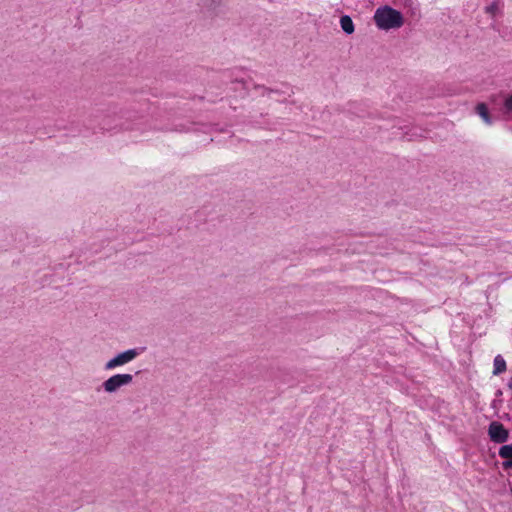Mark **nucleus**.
Here are the masks:
<instances>
[{
    "label": "nucleus",
    "mask_w": 512,
    "mask_h": 512,
    "mask_svg": "<svg viewBox=\"0 0 512 512\" xmlns=\"http://www.w3.org/2000/svg\"><path fill=\"white\" fill-rule=\"evenodd\" d=\"M137 355H138V351L136 349H128L124 352H121V353L117 354L115 357H113L112 359H110L105 364V369L111 370L116 367L125 365V364L129 363L130 361H132L133 359H135L137 357Z\"/></svg>",
    "instance_id": "7ed1b4c3"
},
{
    "label": "nucleus",
    "mask_w": 512,
    "mask_h": 512,
    "mask_svg": "<svg viewBox=\"0 0 512 512\" xmlns=\"http://www.w3.org/2000/svg\"><path fill=\"white\" fill-rule=\"evenodd\" d=\"M373 19L376 26L385 31L398 29L404 24L402 13L387 5L377 8Z\"/></svg>",
    "instance_id": "f257e3e1"
},
{
    "label": "nucleus",
    "mask_w": 512,
    "mask_h": 512,
    "mask_svg": "<svg viewBox=\"0 0 512 512\" xmlns=\"http://www.w3.org/2000/svg\"><path fill=\"white\" fill-rule=\"evenodd\" d=\"M493 365H494V370H493L494 375L501 374L506 370V362L501 355H497L494 358Z\"/></svg>",
    "instance_id": "6e6552de"
},
{
    "label": "nucleus",
    "mask_w": 512,
    "mask_h": 512,
    "mask_svg": "<svg viewBox=\"0 0 512 512\" xmlns=\"http://www.w3.org/2000/svg\"><path fill=\"white\" fill-rule=\"evenodd\" d=\"M340 26L341 29L347 34L350 35L354 32L355 26L352 18L349 15H343L340 18Z\"/></svg>",
    "instance_id": "423d86ee"
},
{
    "label": "nucleus",
    "mask_w": 512,
    "mask_h": 512,
    "mask_svg": "<svg viewBox=\"0 0 512 512\" xmlns=\"http://www.w3.org/2000/svg\"><path fill=\"white\" fill-rule=\"evenodd\" d=\"M476 112L487 125L492 124V119L489 115L488 108L485 103H479L476 106Z\"/></svg>",
    "instance_id": "0eeeda50"
},
{
    "label": "nucleus",
    "mask_w": 512,
    "mask_h": 512,
    "mask_svg": "<svg viewBox=\"0 0 512 512\" xmlns=\"http://www.w3.org/2000/svg\"><path fill=\"white\" fill-rule=\"evenodd\" d=\"M499 456L504 460L503 467L508 469L512 467V444L504 445L499 449Z\"/></svg>",
    "instance_id": "39448f33"
},
{
    "label": "nucleus",
    "mask_w": 512,
    "mask_h": 512,
    "mask_svg": "<svg viewBox=\"0 0 512 512\" xmlns=\"http://www.w3.org/2000/svg\"><path fill=\"white\" fill-rule=\"evenodd\" d=\"M504 109L506 112H512V94L504 100Z\"/></svg>",
    "instance_id": "1a4fd4ad"
},
{
    "label": "nucleus",
    "mask_w": 512,
    "mask_h": 512,
    "mask_svg": "<svg viewBox=\"0 0 512 512\" xmlns=\"http://www.w3.org/2000/svg\"><path fill=\"white\" fill-rule=\"evenodd\" d=\"M485 10H486L487 13H490V14L494 15L496 13V11L498 10V6H497L496 3H492L489 6H487L485 8Z\"/></svg>",
    "instance_id": "9d476101"
},
{
    "label": "nucleus",
    "mask_w": 512,
    "mask_h": 512,
    "mask_svg": "<svg viewBox=\"0 0 512 512\" xmlns=\"http://www.w3.org/2000/svg\"><path fill=\"white\" fill-rule=\"evenodd\" d=\"M132 381L133 375L131 374H115L105 380L102 386L106 393L112 394L117 392L120 388L130 385Z\"/></svg>",
    "instance_id": "f03ea898"
},
{
    "label": "nucleus",
    "mask_w": 512,
    "mask_h": 512,
    "mask_svg": "<svg viewBox=\"0 0 512 512\" xmlns=\"http://www.w3.org/2000/svg\"><path fill=\"white\" fill-rule=\"evenodd\" d=\"M508 387L512 390V377L508 381Z\"/></svg>",
    "instance_id": "9b49d317"
},
{
    "label": "nucleus",
    "mask_w": 512,
    "mask_h": 512,
    "mask_svg": "<svg viewBox=\"0 0 512 512\" xmlns=\"http://www.w3.org/2000/svg\"><path fill=\"white\" fill-rule=\"evenodd\" d=\"M488 435L495 443H504L509 437L508 430L498 421H493L488 427Z\"/></svg>",
    "instance_id": "20e7f679"
}]
</instances>
